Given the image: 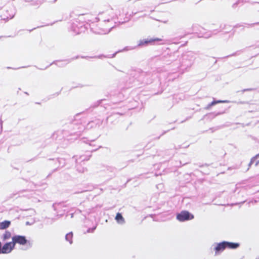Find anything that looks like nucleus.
I'll use <instances>...</instances> for the list:
<instances>
[{
    "label": "nucleus",
    "mask_w": 259,
    "mask_h": 259,
    "mask_svg": "<svg viewBox=\"0 0 259 259\" xmlns=\"http://www.w3.org/2000/svg\"><path fill=\"white\" fill-rule=\"evenodd\" d=\"M193 218L194 215L186 210L182 211L180 213L177 214V219L180 222H184L186 221L192 220Z\"/></svg>",
    "instance_id": "1"
},
{
    "label": "nucleus",
    "mask_w": 259,
    "mask_h": 259,
    "mask_svg": "<svg viewBox=\"0 0 259 259\" xmlns=\"http://www.w3.org/2000/svg\"><path fill=\"white\" fill-rule=\"evenodd\" d=\"M12 242L14 245L17 243L23 245L26 244L27 240L24 236L15 235L12 237Z\"/></svg>",
    "instance_id": "2"
},
{
    "label": "nucleus",
    "mask_w": 259,
    "mask_h": 259,
    "mask_svg": "<svg viewBox=\"0 0 259 259\" xmlns=\"http://www.w3.org/2000/svg\"><path fill=\"white\" fill-rule=\"evenodd\" d=\"M14 247L15 245L12 241L6 243L2 248V253H9L14 248Z\"/></svg>",
    "instance_id": "3"
},
{
    "label": "nucleus",
    "mask_w": 259,
    "mask_h": 259,
    "mask_svg": "<svg viewBox=\"0 0 259 259\" xmlns=\"http://www.w3.org/2000/svg\"><path fill=\"white\" fill-rule=\"evenodd\" d=\"M161 40H162V39L159 38H154V39L144 40L143 41H141V42L139 44V45L140 46L145 45H147L149 43H152L155 41H161Z\"/></svg>",
    "instance_id": "4"
},
{
    "label": "nucleus",
    "mask_w": 259,
    "mask_h": 259,
    "mask_svg": "<svg viewBox=\"0 0 259 259\" xmlns=\"http://www.w3.org/2000/svg\"><path fill=\"white\" fill-rule=\"evenodd\" d=\"M226 247L227 246L225 242L218 244L217 246L215 247L216 253L219 252L220 251H222L224 250Z\"/></svg>",
    "instance_id": "5"
},
{
    "label": "nucleus",
    "mask_w": 259,
    "mask_h": 259,
    "mask_svg": "<svg viewBox=\"0 0 259 259\" xmlns=\"http://www.w3.org/2000/svg\"><path fill=\"white\" fill-rule=\"evenodd\" d=\"M11 224L10 221H5L3 222L0 223V229L3 230L8 228Z\"/></svg>",
    "instance_id": "6"
},
{
    "label": "nucleus",
    "mask_w": 259,
    "mask_h": 259,
    "mask_svg": "<svg viewBox=\"0 0 259 259\" xmlns=\"http://www.w3.org/2000/svg\"><path fill=\"white\" fill-rule=\"evenodd\" d=\"M115 220L118 223H124V219L123 218L121 214L119 212H118L116 214L115 217Z\"/></svg>",
    "instance_id": "7"
},
{
    "label": "nucleus",
    "mask_w": 259,
    "mask_h": 259,
    "mask_svg": "<svg viewBox=\"0 0 259 259\" xmlns=\"http://www.w3.org/2000/svg\"><path fill=\"white\" fill-rule=\"evenodd\" d=\"M227 247L230 248H236L239 246L238 243H231V242H226Z\"/></svg>",
    "instance_id": "8"
},
{
    "label": "nucleus",
    "mask_w": 259,
    "mask_h": 259,
    "mask_svg": "<svg viewBox=\"0 0 259 259\" xmlns=\"http://www.w3.org/2000/svg\"><path fill=\"white\" fill-rule=\"evenodd\" d=\"M11 237V233L9 231H6L3 235V240H6L10 239Z\"/></svg>",
    "instance_id": "9"
},
{
    "label": "nucleus",
    "mask_w": 259,
    "mask_h": 259,
    "mask_svg": "<svg viewBox=\"0 0 259 259\" xmlns=\"http://www.w3.org/2000/svg\"><path fill=\"white\" fill-rule=\"evenodd\" d=\"M223 102L224 101H213V102H211L210 105H215L217 103H221V102Z\"/></svg>",
    "instance_id": "10"
},
{
    "label": "nucleus",
    "mask_w": 259,
    "mask_h": 259,
    "mask_svg": "<svg viewBox=\"0 0 259 259\" xmlns=\"http://www.w3.org/2000/svg\"><path fill=\"white\" fill-rule=\"evenodd\" d=\"M13 14L10 15L9 16L7 17V19H11L13 17Z\"/></svg>",
    "instance_id": "11"
},
{
    "label": "nucleus",
    "mask_w": 259,
    "mask_h": 259,
    "mask_svg": "<svg viewBox=\"0 0 259 259\" xmlns=\"http://www.w3.org/2000/svg\"><path fill=\"white\" fill-rule=\"evenodd\" d=\"M2 253L1 243L0 242V253Z\"/></svg>",
    "instance_id": "12"
},
{
    "label": "nucleus",
    "mask_w": 259,
    "mask_h": 259,
    "mask_svg": "<svg viewBox=\"0 0 259 259\" xmlns=\"http://www.w3.org/2000/svg\"><path fill=\"white\" fill-rule=\"evenodd\" d=\"M259 163V161L255 162V165H257Z\"/></svg>",
    "instance_id": "13"
},
{
    "label": "nucleus",
    "mask_w": 259,
    "mask_h": 259,
    "mask_svg": "<svg viewBox=\"0 0 259 259\" xmlns=\"http://www.w3.org/2000/svg\"><path fill=\"white\" fill-rule=\"evenodd\" d=\"M255 161V159H254L252 160L251 162H254Z\"/></svg>",
    "instance_id": "14"
},
{
    "label": "nucleus",
    "mask_w": 259,
    "mask_h": 259,
    "mask_svg": "<svg viewBox=\"0 0 259 259\" xmlns=\"http://www.w3.org/2000/svg\"><path fill=\"white\" fill-rule=\"evenodd\" d=\"M259 156V153L256 155V157H257Z\"/></svg>",
    "instance_id": "15"
}]
</instances>
